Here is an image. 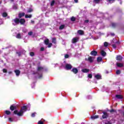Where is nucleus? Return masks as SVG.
Here are the masks:
<instances>
[{
  "mask_svg": "<svg viewBox=\"0 0 124 124\" xmlns=\"http://www.w3.org/2000/svg\"><path fill=\"white\" fill-rule=\"evenodd\" d=\"M31 108V106L30 105L27 106H24L20 110V111L15 110L14 111V114L16 115H17V116H23V114H24V112H26L27 110H30Z\"/></svg>",
  "mask_w": 124,
  "mask_h": 124,
  "instance_id": "1",
  "label": "nucleus"
},
{
  "mask_svg": "<svg viewBox=\"0 0 124 124\" xmlns=\"http://www.w3.org/2000/svg\"><path fill=\"white\" fill-rule=\"evenodd\" d=\"M13 22H14L16 25H18L19 23H20V25H24L25 23H26V20L23 18L19 19L18 18H16L13 20Z\"/></svg>",
  "mask_w": 124,
  "mask_h": 124,
  "instance_id": "2",
  "label": "nucleus"
},
{
  "mask_svg": "<svg viewBox=\"0 0 124 124\" xmlns=\"http://www.w3.org/2000/svg\"><path fill=\"white\" fill-rule=\"evenodd\" d=\"M45 44L46 45H48V48H50V47H52V43L49 44V39H46L44 41Z\"/></svg>",
  "mask_w": 124,
  "mask_h": 124,
  "instance_id": "3",
  "label": "nucleus"
},
{
  "mask_svg": "<svg viewBox=\"0 0 124 124\" xmlns=\"http://www.w3.org/2000/svg\"><path fill=\"white\" fill-rule=\"evenodd\" d=\"M72 68V66L70 64H66L65 65V69L67 70H69Z\"/></svg>",
  "mask_w": 124,
  "mask_h": 124,
  "instance_id": "4",
  "label": "nucleus"
},
{
  "mask_svg": "<svg viewBox=\"0 0 124 124\" xmlns=\"http://www.w3.org/2000/svg\"><path fill=\"white\" fill-rule=\"evenodd\" d=\"M78 40H79V38L78 37H75L72 40V43H76V42H78Z\"/></svg>",
  "mask_w": 124,
  "mask_h": 124,
  "instance_id": "5",
  "label": "nucleus"
},
{
  "mask_svg": "<svg viewBox=\"0 0 124 124\" xmlns=\"http://www.w3.org/2000/svg\"><path fill=\"white\" fill-rule=\"evenodd\" d=\"M93 60H94V57H88V61L90 62H93Z\"/></svg>",
  "mask_w": 124,
  "mask_h": 124,
  "instance_id": "6",
  "label": "nucleus"
},
{
  "mask_svg": "<svg viewBox=\"0 0 124 124\" xmlns=\"http://www.w3.org/2000/svg\"><path fill=\"white\" fill-rule=\"evenodd\" d=\"M72 71L74 74H77L78 73V69L76 68H74L72 69Z\"/></svg>",
  "mask_w": 124,
  "mask_h": 124,
  "instance_id": "7",
  "label": "nucleus"
},
{
  "mask_svg": "<svg viewBox=\"0 0 124 124\" xmlns=\"http://www.w3.org/2000/svg\"><path fill=\"white\" fill-rule=\"evenodd\" d=\"M91 55L92 56H96V55H97V52H96V51L93 50L91 52Z\"/></svg>",
  "mask_w": 124,
  "mask_h": 124,
  "instance_id": "8",
  "label": "nucleus"
},
{
  "mask_svg": "<svg viewBox=\"0 0 124 124\" xmlns=\"http://www.w3.org/2000/svg\"><path fill=\"white\" fill-rule=\"evenodd\" d=\"M103 115H102L103 119H106L108 117V114L107 112H103Z\"/></svg>",
  "mask_w": 124,
  "mask_h": 124,
  "instance_id": "9",
  "label": "nucleus"
},
{
  "mask_svg": "<svg viewBox=\"0 0 124 124\" xmlns=\"http://www.w3.org/2000/svg\"><path fill=\"white\" fill-rule=\"evenodd\" d=\"M116 98H118V99H123L124 98V97L122 95L118 94L116 95Z\"/></svg>",
  "mask_w": 124,
  "mask_h": 124,
  "instance_id": "10",
  "label": "nucleus"
},
{
  "mask_svg": "<svg viewBox=\"0 0 124 124\" xmlns=\"http://www.w3.org/2000/svg\"><path fill=\"white\" fill-rule=\"evenodd\" d=\"M122 60H123V57H122L120 55H118L116 57V60L117 61H122Z\"/></svg>",
  "mask_w": 124,
  "mask_h": 124,
  "instance_id": "11",
  "label": "nucleus"
},
{
  "mask_svg": "<svg viewBox=\"0 0 124 124\" xmlns=\"http://www.w3.org/2000/svg\"><path fill=\"white\" fill-rule=\"evenodd\" d=\"M82 72H83V73H88V72H89V71H90V70H89L88 69H83L81 70Z\"/></svg>",
  "mask_w": 124,
  "mask_h": 124,
  "instance_id": "12",
  "label": "nucleus"
},
{
  "mask_svg": "<svg viewBox=\"0 0 124 124\" xmlns=\"http://www.w3.org/2000/svg\"><path fill=\"white\" fill-rule=\"evenodd\" d=\"M116 65L118 66V67H123V66H124V64L117 62L116 63Z\"/></svg>",
  "mask_w": 124,
  "mask_h": 124,
  "instance_id": "13",
  "label": "nucleus"
},
{
  "mask_svg": "<svg viewBox=\"0 0 124 124\" xmlns=\"http://www.w3.org/2000/svg\"><path fill=\"white\" fill-rule=\"evenodd\" d=\"M15 73H16V76H19L20 75V70H15Z\"/></svg>",
  "mask_w": 124,
  "mask_h": 124,
  "instance_id": "14",
  "label": "nucleus"
},
{
  "mask_svg": "<svg viewBox=\"0 0 124 124\" xmlns=\"http://www.w3.org/2000/svg\"><path fill=\"white\" fill-rule=\"evenodd\" d=\"M44 68L41 66L38 67V72H40L41 71H43Z\"/></svg>",
  "mask_w": 124,
  "mask_h": 124,
  "instance_id": "15",
  "label": "nucleus"
},
{
  "mask_svg": "<svg viewBox=\"0 0 124 124\" xmlns=\"http://www.w3.org/2000/svg\"><path fill=\"white\" fill-rule=\"evenodd\" d=\"M101 54L103 57H105V56H106V52L104 51V50H101Z\"/></svg>",
  "mask_w": 124,
  "mask_h": 124,
  "instance_id": "16",
  "label": "nucleus"
},
{
  "mask_svg": "<svg viewBox=\"0 0 124 124\" xmlns=\"http://www.w3.org/2000/svg\"><path fill=\"white\" fill-rule=\"evenodd\" d=\"M95 78L97 79H101V76L99 74H97L95 76Z\"/></svg>",
  "mask_w": 124,
  "mask_h": 124,
  "instance_id": "17",
  "label": "nucleus"
},
{
  "mask_svg": "<svg viewBox=\"0 0 124 124\" xmlns=\"http://www.w3.org/2000/svg\"><path fill=\"white\" fill-rule=\"evenodd\" d=\"M24 16H25V13H20L18 15L19 18H22V17H24Z\"/></svg>",
  "mask_w": 124,
  "mask_h": 124,
  "instance_id": "18",
  "label": "nucleus"
},
{
  "mask_svg": "<svg viewBox=\"0 0 124 124\" xmlns=\"http://www.w3.org/2000/svg\"><path fill=\"white\" fill-rule=\"evenodd\" d=\"M91 119L92 120H95V119H98V115H94L91 116Z\"/></svg>",
  "mask_w": 124,
  "mask_h": 124,
  "instance_id": "19",
  "label": "nucleus"
},
{
  "mask_svg": "<svg viewBox=\"0 0 124 124\" xmlns=\"http://www.w3.org/2000/svg\"><path fill=\"white\" fill-rule=\"evenodd\" d=\"M15 109H16V107L12 105L10 107V110H11L12 111H14V110H15Z\"/></svg>",
  "mask_w": 124,
  "mask_h": 124,
  "instance_id": "20",
  "label": "nucleus"
},
{
  "mask_svg": "<svg viewBox=\"0 0 124 124\" xmlns=\"http://www.w3.org/2000/svg\"><path fill=\"white\" fill-rule=\"evenodd\" d=\"M44 120H41L38 122V124H44Z\"/></svg>",
  "mask_w": 124,
  "mask_h": 124,
  "instance_id": "21",
  "label": "nucleus"
},
{
  "mask_svg": "<svg viewBox=\"0 0 124 124\" xmlns=\"http://www.w3.org/2000/svg\"><path fill=\"white\" fill-rule=\"evenodd\" d=\"M78 32L79 34L82 35V34H84V31H82V30H79L78 31Z\"/></svg>",
  "mask_w": 124,
  "mask_h": 124,
  "instance_id": "22",
  "label": "nucleus"
},
{
  "mask_svg": "<svg viewBox=\"0 0 124 124\" xmlns=\"http://www.w3.org/2000/svg\"><path fill=\"white\" fill-rule=\"evenodd\" d=\"M16 38L21 39L22 38V36H21V34L18 33L16 36Z\"/></svg>",
  "mask_w": 124,
  "mask_h": 124,
  "instance_id": "23",
  "label": "nucleus"
},
{
  "mask_svg": "<svg viewBox=\"0 0 124 124\" xmlns=\"http://www.w3.org/2000/svg\"><path fill=\"white\" fill-rule=\"evenodd\" d=\"M102 61V58L100 57H99L97 58V62H100Z\"/></svg>",
  "mask_w": 124,
  "mask_h": 124,
  "instance_id": "24",
  "label": "nucleus"
},
{
  "mask_svg": "<svg viewBox=\"0 0 124 124\" xmlns=\"http://www.w3.org/2000/svg\"><path fill=\"white\" fill-rule=\"evenodd\" d=\"M32 11H33L32 9L30 8V9H28V10H27V13H31V12H32Z\"/></svg>",
  "mask_w": 124,
  "mask_h": 124,
  "instance_id": "25",
  "label": "nucleus"
},
{
  "mask_svg": "<svg viewBox=\"0 0 124 124\" xmlns=\"http://www.w3.org/2000/svg\"><path fill=\"white\" fill-rule=\"evenodd\" d=\"M25 18H31V15H25Z\"/></svg>",
  "mask_w": 124,
  "mask_h": 124,
  "instance_id": "26",
  "label": "nucleus"
},
{
  "mask_svg": "<svg viewBox=\"0 0 124 124\" xmlns=\"http://www.w3.org/2000/svg\"><path fill=\"white\" fill-rule=\"evenodd\" d=\"M5 114H6V115H10V114H11V112L9 110H6Z\"/></svg>",
  "mask_w": 124,
  "mask_h": 124,
  "instance_id": "27",
  "label": "nucleus"
},
{
  "mask_svg": "<svg viewBox=\"0 0 124 124\" xmlns=\"http://www.w3.org/2000/svg\"><path fill=\"white\" fill-rule=\"evenodd\" d=\"M9 122L12 123V122H14V119L12 118H9Z\"/></svg>",
  "mask_w": 124,
  "mask_h": 124,
  "instance_id": "28",
  "label": "nucleus"
},
{
  "mask_svg": "<svg viewBox=\"0 0 124 124\" xmlns=\"http://www.w3.org/2000/svg\"><path fill=\"white\" fill-rule=\"evenodd\" d=\"M115 1V0H108V3H113Z\"/></svg>",
  "mask_w": 124,
  "mask_h": 124,
  "instance_id": "29",
  "label": "nucleus"
},
{
  "mask_svg": "<svg viewBox=\"0 0 124 124\" xmlns=\"http://www.w3.org/2000/svg\"><path fill=\"white\" fill-rule=\"evenodd\" d=\"M64 25H62L60 27V30H63V29H64Z\"/></svg>",
  "mask_w": 124,
  "mask_h": 124,
  "instance_id": "30",
  "label": "nucleus"
},
{
  "mask_svg": "<svg viewBox=\"0 0 124 124\" xmlns=\"http://www.w3.org/2000/svg\"><path fill=\"white\" fill-rule=\"evenodd\" d=\"M56 38H52V43H54V44H56Z\"/></svg>",
  "mask_w": 124,
  "mask_h": 124,
  "instance_id": "31",
  "label": "nucleus"
},
{
  "mask_svg": "<svg viewBox=\"0 0 124 124\" xmlns=\"http://www.w3.org/2000/svg\"><path fill=\"white\" fill-rule=\"evenodd\" d=\"M55 4V0H52L50 3L51 6H53Z\"/></svg>",
  "mask_w": 124,
  "mask_h": 124,
  "instance_id": "32",
  "label": "nucleus"
},
{
  "mask_svg": "<svg viewBox=\"0 0 124 124\" xmlns=\"http://www.w3.org/2000/svg\"><path fill=\"white\" fill-rule=\"evenodd\" d=\"M13 9H17V8H18V7L17 6V5H14L13 6Z\"/></svg>",
  "mask_w": 124,
  "mask_h": 124,
  "instance_id": "33",
  "label": "nucleus"
},
{
  "mask_svg": "<svg viewBox=\"0 0 124 124\" xmlns=\"http://www.w3.org/2000/svg\"><path fill=\"white\" fill-rule=\"evenodd\" d=\"M2 72L3 73H7V70L6 69H3Z\"/></svg>",
  "mask_w": 124,
  "mask_h": 124,
  "instance_id": "34",
  "label": "nucleus"
},
{
  "mask_svg": "<svg viewBox=\"0 0 124 124\" xmlns=\"http://www.w3.org/2000/svg\"><path fill=\"white\" fill-rule=\"evenodd\" d=\"M3 17H6L7 16V14L6 13H3L2 14Z\"/></svg>",
  "mask_w": 124,
  "mask_h": 124,
  "instance_id": "35",
  "label": "nucleus"
},
{
  "mask_svg": "<svg viewBox=\"0 0 124 124\" xmlns=\"http://www.w3.org/2000/svg\"><path fill=\"white\" fill-rule=\"evenodd\" d=\"M104 46H105V47H107V46H108V43H107V42H105L104 43Z\"/></svg>",
  "mask_w": 124,
  "mask_h": 124,
  "instance_id": "36",
  "label": "nucleus"
},
{
  "mask_svg": "<svg viewBox=\"0 0 124 124\" xmlns=\"http://www.w3.org/2000/svg\"><path fill=\"white\" fill-rule=\"evenodd\" d=\"M75 20H76L75 17H74L73 16L71 18V21H75Z\"/></svg>",
  "mask_w": 124,
  "mask_h": 124,
  "instance_id": "37",
  "label": "nucleus"
},
{
  "mask_svg": "<svg viewBox=\"0 0 124 124\" xmlns=\"http://www.w3.org/2000/svg\"><path fill=\"white\" fill-rule=\"evenodd\" d=\"M100 1V0H94V2H95V3H98Z\"/></svg>",
  "mask_w": 124,
  "mask_h": 124,
  "instance_id": "38",
  "label": "nucleus"
},
{
  "mask_svg": "<svg viewBox=\"0 0 124 124\" xmlns=\"http://www.w3.org/2000/svg\"><path fill=\"white\" fill-rule=\"evenodd\" d=\"M38 75L39 76V78H40L42 77V74H40L39 73H37Z\"/></svg>",
  "mask_w": 124,
  "mask_h": 124,
  "instance_id": "39",
  "label": "nucleus"
},
{
  "mask_svg": "<svg viewBox=\"0 0 124 124\" xmlns=\"http://www.w3.org/2000/svg\"><path fill=\"white\" fill-rule=\"evenodd\" d=\"M69 56L68 55V54H65L64 56L65 59H68Z\"/></svg>",
  "mask_w": 124,
  "mask_h": 124,
  "instance_id": "40",
  "label": "nucleus"
},
{
  "mask_svg": "<svg viewBox=\"0 0 124 124\" xmlns=\"http://www.w3.org/2000/svg\"><path fill=\"white\" fill-rule=\"evenodd\" d=\"M88 77L89 78H93V75H92V74H89L88 76Z\"/></svg>",
  "mask_w": 124,
  "mask_h": 124,
  "instance_id": "41",
  "label": "nucleus"
},
{
  "mask_svg": "<svg viewBox=\"0 0 124 124\" xmlns=\"http://www.w3.org/2000/svg\"><path fill=\"white\" fill-rule=\"evenodd\" d=\"M35 115H36V113H35V112L31 114V117H32L33 118L34 117H35Z\"/></svg>",
  "mask_w": 124,
  "mask_h": 124,
  "instance_id": "42",
  "label": "nucleus"
},
{
  "mask_svg": "<svg viewBox=\"0 0 124 124\" xmlns=\"http://www.w3.org/2000/svg\"><path fill=\"white\" fill-rule=\"evenodd\" d=\"M30 56H31V57H32V56H34V53L31 52L30 53Z\"/></svg>",
  "mask_w": 124,
  "mask_h": 124,
  "instance_id": "43",
  "label": "nucleus"
},
{
  "mask_svg": "<svg viewBox=\"0 0 124 124\" xmlns=\"http://www.w3.org/2000/svg\"><path fill=\"white\" fill-rule=\"evenodd\" d=\"M121 73V71L117 70L116 71V74H120Z\"/></svg>",
  "mask_w": 124,
  "mask_h": 124,
  "instance_id": "44",
  "label": "nucleus"
},
{
  "mask_svg": "<svg viewBox=\"0 0 124 124\" xmlns=\"http://www.w3.org/2000/svg\"><path fill=\"white\" fill-rule=\"evenodd\" d=\"M29 35H32V31H30L28 33Z\"/></svg>",
  "mask_w": 124,
  "mask_h": 124,
  "instance_id": "45",
  "label": "nucleus"
},
{
  "mask_svg": "<svg viewBox=\"0 0 124 124\" xmlns=\"http://www.w3.org/2000/svg\"><path fill=\"white\" fill-rule=\"evenodd\" d=\"M112 47L114 49H116V45H112Z\"/></svg>",
  "mask_w": 124,
  "mask_h": 124,
  "instance_id": "46",
  "label": "nucleus"
},
{
  "mask_svg": "<svg viewBox=\"0 0 124 124\" xmlns=\"http://www.w3.org/2000/svg\"><path fill=\"white\" fill-rule=\"evenodd\" d=\"M112 27L114 28V27L116 26V24H115V23H112Z\"/></svg>",
  "mask_w": 124,
  "mask_h": 124,
  "instance_id": "47",
  "label": "nucleus"
},
{
  "mask_svg": "<svg viewBox=\"0 0 124 124\" xmlns=\"http://www.w3.org/2000/svg\"><path fill=\"white\" fill-rule=\"evenodd\" d=\"M41 51H44V47H41Z\"/></svg>",
  "mask_w": 124,
  "mask_h": 124,
  "instance_id": "48",
  "label": "nucleus"
},
{
  "mask_svg": "<svg viewBox=\"0 0 124 124\" xmlns=\"http://www.w3.org/2000/svg\"><path fill=\"white\" fill-rule=\"evenodd\" d=\"M115 110L114 109H111L110 110V113H112V112H114Z\"/></svg>",
  "mask_w": 124,
  "mask_h": 124,
  "instance_id": "49",
  "label": "nucleus"
},
{
  "mask_svg": "<svg viewBox=\"0 0 124 124\" xmlns=\"http://www.w3.org/2000/svg\"><path fill=\"white\" fill-rule=\"evenodd\" d=\"M8 74H12V71L8 72Z\"/></svg>",
  "mask_w": 124,
  "mask_h": 124,
  "instance_id": "50",
  "label": "nucleus"
},
{
  "mask_svg": "<svg viewBox=\"0 0 124 124\" xmlns=\"http://www.w3.org/2000/svg\"><path fill=\"white\" fill-rule=\"evenodd\" d=\"M17 54H18V56H21V53L17 52Z\"/></svg>",
  "mask_w": 124,
  "mask_h": 124,
  "instance_id": "51",
  "label": "nucleus"
},
{
  "mask_svg": "<svg viewBox=\"0 0 124 124\" xmlns=\"http://www.w3.org/2000/svg\"><path fill=\"white\" fill-rule=\"evenodd\" d=\"M74 1L76 3L78 2V0H74Z\"/></svg>",
  "mask_w": 124,
  "mask_h": 124,
  "instance_id": "52",
  "label": "nucleus"
},
{
  "mask_svg": "<svg viewBox=\"0 0 124 124\" xmlns=\"http://www.w3.org/2000/svg\"><path fill=\"white\" fill-rule=\"evenodd\" d=\"M120 4H122V0H119Z\"/></svg>",
  "mask_w": 124,
  "mask_h": 124,
  "instance_id": "53",
  "label": "nucleus"
},
{
  "mask_svg": "<svg viewBox=\"0 0 124 124\" xmlns=\"http://www.w3.org/2000/svg\"><path fill=\"white\" fill-rule=\"evenodd\" d=\"M31 23L32 24H33V23H34V21L33 20H31Z\"/></svg>",
  "mask_w": 124,
  "mask_h": 124,
  "instance_id": "54",
  "label": "nucleus"
},
{
  "mask_svg": "<svg viewBox=\"0 0 124 124\" xmlns=\"http://www.w3.org/2000/svg\"><path fill=\"white\" fill-rule=\"evenodd\" d=\"M23 31L24 32H26L27 31V30H25H25H23Z\"/></svg>",
  "mask_w": 124,
  "mask_h": 124,
  "instance_id": "55",
  "label": "nucleus"
},
{
  "mask_svg": "<svg viewBox=\"0 0 124 124\" xmlns=\"http://www.w3.org/2000/svg\"><path fill=\"white\" fill-rule=\"evenodd\" d=\"M113 43H118V42H117V41H116V42L113 41Z\"/></svg>",
  "mask_w": 124,
  "mask_h": 124,
  "instance_id": "56",
  "label": "nucleus"
},
{
  "mask_svg": "<svg viewBox=\"0 0 124 124\" xmlns=\"http://www.w3.org/2000/svg\"><path fill=\"white\" fill-rule=\"evenodd\" d=\"M85 23H88V22H89V20H85Z\"/></svg>",
  "mask_w": 124,
  "mask_h": 124,
  "instance_id": "57",
  "label": "nucleus"
},
{
  "mask_svg": "<svg viewBox=\"0 0 124 124\" xmlns=\"http://www.w3.org/2000/svg\"><path fill=\"white\" fill-rule=\"evenodd\" d=\"M100 111L101 110H98V114H100Z\"/></svg>",
  "mask_w": 124,
  "mask_h": 124,
  "instance_id": "58",
  "label": "nucleus"
},
{
  "mask_svg": "<svg viewBox=\"0 0 124 124\" xmlns=\"http://www.w3.org/2000/svg\"><path fill=\"white\" fill-rule=\"evenodd\" d=\"M111 35H115V34H114V33H111Z\"/></svg>",
  "mask_w": 124,
  "mask_h": 124,
  "instance_id": "59",
  "label": "nucleus"
},
{
  "mask_svg": "<svg viewBox=\"0 0 124 124\" xmlns=\"http://www.w3.org/2000/svg\"><path fill=\"white\" fill-rule=\"evenodd\" d=\"M14 0H11V1H13Z\"/></svg>",
  "mask_w": 124,
  "mask_h": 124,
  "instance_id": "60",
  "label": "nucleus"
},
{
  "mask_svg": "<svg viewBox=\"0 0 124 124\" xmlns=\"http://www.w3.org/2000/svg\"><path fill=\"white\" fill-rule=\"evenodd\" d=\"M113 40H116V39H114Z\"/></svg>",
  "mask_w": 124,
  "mask_h": 124,
  "instance_id": "61",
  "label": "nucleus"
},
{
  "mask_svg": "<svg viewBox=\"0 0 124 124\" xmlns=\"http://www.w3.org/2000/svg\"><path fill=\"white\" fill-rule=\"evenodd\" d=\"M13 25H15V24H14V23H13Z\"/></svg>",
  "mask_w": 124,
  "mask_h": 124,
  "instance_id": "62",
  "label": "nucleus"
},
{
  "mask_svg": "<svg viewBox=\"0 0 124 124\" xmlns=\"http://www.w3.org/2000/svg\"><path fill=\"white\" fill-rule=\"evenodd\" d=\"M105 124H108V123H106Z\"/></svg>",
  "mask_w": 124,
  "mask_h": 124,
  "instance_id": "63",
  "label": "nucleus"
},
{
  "mask_svg": "<svg viewBox=\"0 0 124 124\" xmlns=\"http://www.w3.org/2000/svg\"><path fill=\"white\" fill-rule=\"evenodd\" d=\"M56 65H58V64H56Z\"/></svg>",
  "mask_w": 124,
  "mask_h": 124,
  "instance_id": "64",
  "label": "nucleus"
}]
</instances>
